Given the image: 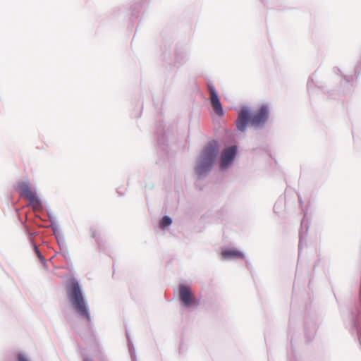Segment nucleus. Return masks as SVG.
<instances>
[{"label":"nucleus","mask_w":361,"mask_h":361,"mask_svg":"<svg viewBox=\"0 0 361 361\" xmlns=\"http://www.w3.org/2000/svg\"><path fill=\"white\" fill-rule=\"evenodd\" d=\"M269 118V109L262 105L257 111L250 114L247 108H243L236 120V127L240 131H244L248 122L254 127L263 126Z\"/></svg>","instance_id":"obj_1"},{"label":"nucleus","mask_w":361,"mask_h":361,"mask_svg":"<svg viewBox=\"0 0 361 361\" xmlns=\"http://www.w3.org/2000/svg\"><path fill=\"white\" fill-rule=\"evenodd\" d=\"M67 291L70 300L78 314L87 321H90V314L85 302L78 282L73 279L67 287Z\"/></svg>","instance_id":"obj_2"},{"label":"nucleus","mask_w":361,"mask_h":361,"mask_svg":"<svg viewBox=\"0 0 361 361\" xmlns=\"http://www.w3.org/2000/svg\"><path fill=\"white\" fill-rule=\"evenodd\" d=\"M219 154V145L216 141L209 142L203 149L196 166V172L202 175L208 172Z\"/></svg>","instance_id":"obj_3"},{"label":"nucleus","mask_w":361,"mask_h":361,"mask_svg":"<svg viewBox=\"0 0 361 361\" xmlns=\"http://www.w3.org/2000/svg\"><path fill=\"white\" fill-rule=\"evenodd\" d=\"M21 195L24 196L33 205H39L40 202L36 194L32 191L29 184L26 182H20L18 185Z\"/></svg>","instance_id":"obj_4"},{"label":"nucleus","mask_w":361,"mask_h":361,"mask_svg":"<svg viewBox=\"0 0 361 361\" xmlns=\"http://www.w3.org/2000/svg\"><path fill=\"white\" fill-rule=\"evenodd\" d=\"M179 297L182 304L185 307L196 303L195 299L192 295L191 289L188 286L180 285L179 286Z\"/></svg>","instance_id":"obj_5"},{"label":"nucleus","mask_w":361,"mask_h":361,"mask_svg":"<svg viewBox=\"0 0 361 361\" xmlns=\"http://www.w3.org/2000/svg\"><path fill=\"white\" fill-rule=\"evenodd\" d=\"M207 87L209 91L210 100L213 109L218 116H223V108L214 85L212 84H208Z\"/></svg>","instance_id":"obj_6"},{"label":"nucleus","mask_w":361,"mask_h":361,"mask_svg":"<svg viewBox=\"0 0 361 361\" xmlns=\"http://www.w3.org/2000/svg\"><path fill=\"white\" fill-rule=\"evenodd\" d=\"M236 147L232 146L224 150L221 157V168L222 169H226L233 160L236 154Z\"/></svg>","instance_id":"obj_7"},{"label":"nucleus","mask_w":361,"mask_h":361,"mask_svg":"<svg viewBox=\"0 0 361 361\" xmlns=\"http://www.w3.org/2000/svg\"><path fill=\"white\" fill-rule=\"evenodd\" d=\"M224 259L240 258L243 254L235 250H226L221 252Z\"/></svg>","instance_id":"obj_8"},{"label":"nucleus","mask_w":361,"mask_h":361,"mask_svg":"<svg viewBox=\"0 0 361 361\" xmlns=\"http://www.w3.org/2000/svg\"><path fill=\"white\" fill-rule=\"evenodd\" d=\"M171 224V219L170 217L165 216H164L160 221V227L165 228L169 226Z\"/></svg>","instance_id":"obj_9"},{"label":"nucleus","mask_w":361,"mask_h":361,"mask_svg":"<svg viewBox=\"0 0 361 361\" xmlns=\"http://www.w3.org/2000/svg\"><path fill=\"white\" fill-rule=\"evenodd\" d=\"M16 361H30L27 356L23 353H18Z\"/></svg>","instance_id":"obj_10"},{"label":"nucleus","mask_w":361,"mask_h":361,"mask_svg":"<svg viewBox=\"0 0 361 361\" xmlns=\"http://www.w3.org/2000/svg\"><path fill=\"white\" fill-rule=\"evenodd\" d=\"M35 250L37 253V255H38V257L41 259H44V257L43 256L41 255V253L39 252V250L37 249V247L35 246Z\"/></svg>","instance_id":"obj_11"},{"label":"nucleus","mask_w":361,"mask_h":361,"mask_svg":"<svg viewBox=\"0 0 361 361\" xmlns=\"http://www.w3.org/2000/svg\"><path fill=\"white\" fill-rule=\"evenodd\" d=\"M84 361H92V360H90V359H89V358H85V359L84 360Z\"/></svg>","instance_id":"obj_12"}]
</instances>
